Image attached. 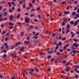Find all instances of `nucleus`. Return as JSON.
I'll return each instance as SVG.
<instances>
[{
    "label": "nucleus",
    "mask_w": 79,
    "mask_h": 79,
    "mask_svg": "<svg viewBox=\"0 0 79 79\" xmlns=\"http://www.w3.org/2000/svg\"><path fill=\"white\" fill-rule=\"evenodd\" d=\"M30 19L28 18L27 17H25V22L26 23H29L30 21L29 20H30Z\"/></svg>",
    "instance_id": "f257e3e1"
},
{
    "label": "nucleus",
    "mask_w": 79,
    "mask_h": 79,
    "mask_svg": "<svg viewBox=\"0 0 79 79\" xmlns=\"http://www.w3.org/2000/svg\"><path fill=\"white\" fill-rule=\"evenodd\" d=\"M63 22L67 23L68 22V20L66 18H64L63 19Z\"/></svg>",
    "instance_id": "f03ea898"
},
{
    "label": "nucleus",
    "mask_w": 79,
    "mask_h": 79,
    "mask_svg": "<svg viewBox=\"0 0 79 79\" xmlns=\"http://www.w3.org/2000/svg\"><path fill=\"white\" fill-rule=\"evenodd\" d=\"M73 46H75V47H77L78 46H79V44H76V43H74L73 44Z\"/></svg>",
    "instance_id": "7ed1b4c3"
},
{
    "label": "nucleus",
    "mask_w": 79,
    "mask_h": 79,
    "mask_svg": "<svg viewBox=\"0 0 79 79\" xmlns=\"http://www.w3.org/2000/svg\"><path fill=\"white\" fill-rule=\"evenodd\" d=\"M34 27L33 26L30 25L28 29H34Z\"/></svg>",
    "instance_id": "20e7f679"
},
{
    "label": "nucleus",
    "mask_w": 79,
    "mask_h": 79,
    "mask_svg": "<svg viewBox=\"0 0 79 79\" xmlns=\"http://www.w3.org/2000/svg\"><path fill=\"white\" fill-rule=\"evenodd\" d=\"M9 18L10 19V21H12L13 20V15H11L9 17Z\"/></svg>",
    "instance_id": "39448f33"
},
{
    "label": "nucleus",
    "mask_w": 79,
    "mask_h": 79,
    "mask_svg": "<svg viewBox=\"0 0 79 79\" xmlns=\"http://www.w3.org/2000/svg\"><path fill=\"white\" fill-rule=\"evenodd\" d=\"M24 31H22L20 33V35L21 37H24Z\"/></svg>",
    "instance_id": "423d86ee"
},
{
    "label": "nucleus",
    "mask_w": 79,
    "mask_h": 79,
    "mask_svg": "<svg viewBox=\"0 0 79 79\" xmlns=\"http://www.w3.org/2000/svg\"><path fill=\"white\" fill-rule=\"evenodd\" d=\"M8 5L9 6V7H11V3L10 2H8L7 3Z\"/></svg>",
    "instance_id": "0eeeda50"
},
{
    "label": "nucleus",
    "mask_w": 79,
    "mask_h": 79,
    "mask_svg": "<svg viewBox=\"0 0 79 79\" xmlns=\"http://www.w3.org/2000/svg\"><path fill=\"white\" fill-rule=\"evenodd\" d=\"M77 24V21H75L74 22V26H76V25Z\"/></svg>",
    "instance_id": "6e6552de"
},
{
    "label": "nucleus",
    "mask_w": 79,
    "mask_h": 79,
    "mask_svg": "<svg viewBox=\"0 0 79 79\" xmlns=\"http://www.w3.org/2000/svg\"><path fill=\"white\" fill-rule=\"evenodd\" d=\"M33 6V5L32 4L30 3L29 4V7L30 8H31V7H32Z\"/></svg>",
    "instance_id": "1a4fd4ad"
},
{
    "label": "nucleus",
    "mask_w": 79,
    "mask_h": 79,
    "mask_svg": "<svg viewBox=\"0 0 79 79\" xmlns=\"http://www.w3.org/2000/svg\"><path fill=\"white\" fill-rule=\"evenodd\" d=\"M74 70L76 71V73H79V71H77V68H75L74 69Z\"/></svg>",
    "instance_id": "9d476101"
},
{
    "label": "nucleus",
    "mask_w": 79,
    "mask_h": 79,
    "mask_svg": "<svg viewBox=\"0 0 79 79\" xmlns=\"http://www.w3.org/2000/svg\"><path fill=\"white\" fill-rule=\"evenodd\" d=\"M55 35H56V34L55 33H54L52 34V37H55Z\"/></svg>",
    "instance_id": "9b49d317"
},
{
    "label": "nucleus",
    "mask_w": 79,
    "mask_h": 79,
    "mask_svg": "<svg viewBox=\"0 0 79 79\" xmlns=\"http://www.w3.org/2000/svg\"><path fill=\"white\" fill-rule=\"evenodd\" d=\"M53 53V51H49L48 53V54H50L51 53Z\"/></svg>",
    "instance_id": "f8f14e48"
},
{
    "label": "nucleus",
    "mask_w": 79,
    "mask_h": 79,
    "mask_svg": "<svg viewBox=\"0 0 79 79\" xmlns=\"http://www.w3.org/2000/svg\"><path fill=\"white\" fill-rule=\"evenodd\" d=\"M35 44H38V43H39V40H36L35 42Z\"/></svg>",
    "instance_id": "ddd939ff"
},
{
    "label": "nucleus",
    "mask_w": 79,
    "mask_h": 79,
    "mask_svg": "<svg viewBox=\"0 0 79 79\" xmlns=\"http://www.w3.org/2000/svg\"><path fill=\"white\" fill-rule=\"evenodd\" d=\"M69 12L65 11L64 12V15H67V14H69Z\"/></svg>",
    "instance_id": "4468645a"
},
{
    "label": "nucleus",
    "mask_w": 79,
    "mask_h": 79,
    "mask_svg": "<svg viewBox=\"0 0 79 79\" xmlns=\"http://www.w3.org/2000/svg\"><path fill=\"white\" fill-rule=\"evenodd\" d=\"M35 69L36 71V72H39V70L38 69L35 67Z\"/></svg>",
    "instance_id": "2eb2a0df"
},
{
    "label": "nucleus",
    "mask_w": 79,
    "mask_h": 79,
    "mask_svg": "<svg viewBox=\"0 0 79 79\" xmlns=\"http://www.w3.org/2000/svg\"><path fill=\"white\" fill-rule=\"evenodd\" d=\"M58 48H59V45L57 44L56 46V47L55 50H58Z\"/></svg>",
    "instance_id": "dca6fc26"
},
{
    "label": "nucleus",
    "mask_w": 79,
    "mask_h": 79,
    "mask_svg": "<svg viewBox=\"0 0 79 79\" xmlns=\"http://www.w3.org/2000/svg\"><path fill=\"white\" fill-rule=\"evenodd\" d=\"M9 25H11V26H14V24L12 23V22H9Z\"/></svg>",
    "instance_id": "f3484780"
},
{
    "label": "nucleus",
    "mask_w": 79,
    "mask_h": 79,
    "mask_svg": "<svg viewBox=\"0 0 79 79\" xmlns=\"http://www.w3.org/2000/svg\"><path fill=\"white\" fill-rule=\"evenodd\" d=\"M61 44H62L61 42L60 41L59 43V44H57V45H58L59 46H61V45H61Z\"/></svg>",
    "instance_id": "a211bd4d"
},
{
    "label": "nucleus",
    "mask_w": 79,
    "mask_h": 79,
    "mask_svg": "<svg viewBox=\"0 0 79 79\" xmlns=\"http://www.w3.org/2000/svg\"><path fill=\"white\" fill-rule=\"evenodd\" d=\"M21 16V15L19 14L17 16V18L18 19L19 18V17Z\"/></svg>",
    "instance_id": "6ab92c4d"
},
{
    "label": "nucleus",
    "mask_w": 79,
    "mask_h": 79,
    "mask_svg": "<svg viewBox=\"0 0 79 79\" xmlns=\"http://www.w3.org/2000/svg\"><path fill=\"white\" fill-rule=\"evenodd\" d=\"M67 29H69L70 28V25L69 24H68L67 26Z\"/></svg>",
    "instance_id": "aec40b11"
},
{
    "label": "nucleus",
    "mask_w": 79,
    "mask_h": 79,
    "mask_svg": "<svg viewBox=\"0 0 79 79\" xmlns=\"http://www.w3.org/2000/svg\"><path fill=\"white\" fill-rule=\"evenodd\" d=\"M6 33V31H3V32H2L1 33L2 35H3V34H5Z\"/></svg>",
    "instance_id": "412c9836"
},
{
    "label": "nucleus",
    "mask_w": 79,
    "mask_h": 79,
    "mask_svg": "<svg viewBox=\"0 0 79 79\" xmlns=\"http://www.w3.org/2000/svg\"><path fill=\"white\" fill-rule=\"evenodd\" d=\"M67 62V61H66V60H65L64 61H62V63H64V64H66Z\"/></svg>",
    "instance_id": "4be33fe9"
},
{
    "label": "nucleus",
    "mask_w": 79,
    "mask_h": 79,
    "mask_svg": "<svg viewBox=\"0 0 79 79\" xmlns=\"http://www.w3.org/2000/svg\"><path fill=\"white\" fill-rule=\"evenodd\" d=\"M76 13L75 12H72V15H73V16H74V15H76Z\"/></svg>",
    "instance_id": "5701e85b"
},
{
    "label": "nucleus",
    "mask_w": 79,
    "mask_h": 79,
    "mask_svg": "<svg viewBox=\"0 0 79 79\" xmlns=\"http://www.w3.org/2000/svg\"><path fill=\"white\" fill-rule=\"evenodd\" d=\"M23 8H26V3H24L23 6Z\"/></svg>",
    "instance_id": "b1692460"
},
{
    "label": "nucleus",
    "mask_w": 79,
    "mask_h": 79,
    "mask_svg": "<svg viewBox=\"0 0 79 79\" xmlns=\"http://www.w3.org/2000/svg\"><path fill=\"white\" fill-rule=\"evenodd\" d=\"M71 49H72V50H75V48L73 45L71 47Z\"/></svg>",
    "instance_id": "393cba45"
},
{
    "label": "nucleus",
    "mask_w": 79,
    "mask_h": 79,
    "mask_svg": "<svg viewBox=\"0 0 79 79\" xmlns=\"http://www.w3.org/2000/svg\"><path fill=\"white\" fill-rule=\"evenodd\" d=\"M15 48V46H13L12 47H10V49L11 50V49H14Z\"/></svg>",
    "instance_id": "a878e982"
},
{
    "label": "nucleus",
    "mask_w": 79,
    "mask_h": 79,
    "mask_svg": "<svg viewBox=\"0 0 79 79\" xmlns=\"http://www.w3.org/2000/svg\"><path fill=\"white\" fill-rule=\"evenodd\" d=\"M76 52L77 51L76 50H73L72 51V52L73 53H76Z\"/></svg>",
    "instance_id": "bb28decb"
},
{
    "label": "nucleus",
    "mask_w": 79,
    "mask_h": 79,
    "mask_svg": "<svg viewBox=\"0 0 79 79\" xmlns=\"http://www.w3.org/2000/svg\"><path fill=\"white\" fill-rule=\"evenodd\" d=\"M6 54H4L3 56H2V58H6Z\"/></svg>",
    "instance_id": "cd10ccee"
},
{
    "label": "nucleus",
    "mask_w": 79,
    "mask_h": 79,
    "mask_svg": "<svg viewBox=\"0 0 79 79\" xmlns=\"http://www.w3.org/2000/svg\"><path fill=\"white\" fill-rule=\"evenodd\" d=\"M73 41H75V42H77L78 41V40L77 39H75V38L73 39Z\"/></svg>",
    "instance_id": "c85d7f7f"
},
{
    "label": "nucleus",
    "mask_w": 79,
    "mask_h": 79,
    "mask_svg": "<svg viewBox=\"0 0 79 79\" xmlns=\"http://www.w3.org/2000/svg\"><path fill=\"white\" fill-rule=\"evenodd\" d=\"M24 50V47H21V51H22Z\"/></svg>",
    "instance_id": "c756f323"
},
{
    "label": "nucleus",
    "mask_w": 79,
    "mask_h": 79,
    "mask_svg": "<svg viewBox=\"0 0 79 79\" xmlns=\"http://www.w3.org/2000/svg\"><path fill=\"white\" fill-rule=\"evenodd\" d=\"M66 39V38L65 37H64L62 39V41H64V40H65Z\"/></svg>",
    "instance_id": "7c9ffc66"
},
{
    "label": "nucleus",
    "mask_w": 79,
    "mask_h": 79,
    "mask_svg": "<svg viewBox=\"0 0 79 79\" xmlns=\"http://www.w3.org/2000/svg\"><path fill=\"white\" fill-rule=\"evenodd\" d=\"M70 23L72 25H73L74 24V22L73 21H71L70 22Z\"/></svg>",
    "instance_id": "2f4dec72"
},
{
    "label": "nucleus",
    "mask_w": 79,
    "mask_h": 79,
    "mask_svg": "<svg viewBox=\"0 0 79 79\" xmlns=\"http://www.w3.org/2000/svg\"><path fill=\"white\" fill-rule=\"evenodd\" d=\"M12 5H13L14 6H16V4H15V3L12 2H11Z\"/></svg>",
    "instance_id": "473e14b6"
},
{
    "label": "nucleus",
    "mask_w": 79,
    "mask_h": 79,
    "mask_svg": "<svg viewBox=\"0 0 79 79\" xmlns=\"http://www.w3.org/2000/svg\"><path fill=\"white\" fill-rule=\"evenodd\" d=\"M17 10L18 11V12H21V10L20 8L17 9Z\"/></svg>",
    "instance_id": "72a5a7b5"
},
{
    "label": "nucleus",
    "mask_w": 79,
    "mask_h": 79,
    "mask_svg": "<svg viewBox=\"0 0 79 79\" xmlns=\"http://www.w3.org/2000/svg\"><path fill=\"white\" fill-rule=\"evenodd\" d=\"M61 3L62 4V5H63L64 4H65V3H66V2L65 1H63Z\"/></svg>",
    "instance_id": "f704fd0d"
},
{
    "label": "nucleus",
    "mask_w": 79,
    "mask_h": 79,
    "mask_svg": "<svg viewBox=\"0 0 79 79\" xmlns=\"http://www.w3.org/2000/svg\"><path fill=\"white\" fill-rule=\"evenodd\" d=\"M9 11L10 13H12V11H13V10L11 9H10L9 10Z\"/></svg>",
    "instance_id": "c9c22d12"
},
{
    "label": "nucleus",
    "mask_w": 79,
    "mask_h": 79,
    "mask_svg": "<svg viewBox=\"0 0 79 79\" xmlns=\"http://www.w3.org/2000/svg\"><path fill=\"white\" fill-rule=\"evenodd\" d=\"M39 26H37V27H35V29H39Z\"/></svg>",
    "instance_id": "e433bc0d"
},
{
    "label": "nucleus",
    "mask_w": 79,
    "mask_h": 79,
    "mask_svg": "<svg viewBox=\"0 0 79 79\" xmlns=\"http://www.w3.org/2000/svg\"><path fill=\"white\" fill-rule=\"evenodd\" d=\"M51 58H52V56H48V59H50Z\"/></svg>",
    "instance_id": "4c0bfd02"
},
{
    "label": "nucleus",
    "mask_w": 79,
    "mask_h": 79,
    "mask_svg": "<svg viewBox=\"0 0 79 79\" xmlns=\"http://www.w3.org/2000/svg\"><path fill=\"white\" fill-rule=\"evenodd\" d=\"M79 77V76L78 75H76L74 76L75 78H78Z\"/></svg>",
    "instance_id": "58836bf2"
},
{
    "label": "nucleus",
    "mask_w": 79,
    "mask_h": 79,
    "mask_svg": "<svg viewBox=\"0 0 79 79\" xmlns=\"http://www.w3.org/2000/svg\"><path fill=\"white\" fill-rule=\"evenodd\" d=\"M30 71H31V72H34V69H30Z\"/></svg>",
    "instance_id": "ea45409f"
},
{
    "label": "nucleus",
    "mask_w": 79,
    "mask_h": 79,
    "mask_svg": "<svg viewBox=\"0 0 79 79\" xmlns=\"http://www.w3.org/2000/svg\"><path fill=\"white\" fill-rule=\"evenodd\" d=\"M70 63L69 62H68L67 64H66V66H68L69 64Z\"/></svg>",
    "instance_id": "a19ab883"
},
{
    "label": "nucleus",
    "mask_w": 79,
    "mask_h": 79,
    "mask_svg": "<svg viewBox=\"0 0 79 79\" xmlns=\"http://www.w3.org/2000/svg\"><path fill=\"white\" fill-rule=\"evenodd\" d=\"M29 73L30 74H31V76H33V75L32 74V73L31 72H29Z\"/></svg>",
    "instance_id": "79ce46f5"
},
{
    "label": "nucleus",
    "mask_w": 79,
    "mask_h": 79,
    "mask_svg": "<svg viewBox=\"0 0 79 79\" xmlns=\"http://www.w3.org/2000/svg\"><path fill=\"white\" fill-rule=\"evenodd\" d=\"M39 34H40L39 33H37L35 34V36H37V35H39Z\"/></svg>",
    "instance_id": "37998d69"
},
{
    "label": "nucleus",
    "mask_w": 79,
    "mask_h": 79,
    "mask_svg": "<svg viewBox=\"0 0 79 79\" xmlns=\"http://www.w3.org/2000/svg\"><path fill=\"white\" fill-rule=\"evenodd\" d=\"M27 40H29V39H30V37L29 36H28L27 38Z\"/></svg>",
    "instance_id": "c03bdc74"
},
{
    "label": "nucleus",
    "mask_w": 79,
    "mask_h": 79,
    "mask_svg": "<svg viewBox=\"0 0 79 79\" xmlns=\"http://www.w3.org/2000/svg\"><path fill=\"white\" fill-rule=\"evenodd\" d=\"M62 26H64L65 25V23H64V22H63L62 23Z\"/></svg>",
    "instance_id": "a18cd8bd"
},
{
    "label": "nucleus",
    "mask_w": 79,
    "mask_h": 79,
    "mask_svg": "<svg viewBox=\"0 0 79 79\" xmlns=\"http://www.w3.org/2000/svg\"><path fill=\"white\" fill-rule=\"evenodd\" d=\"M76 68L77 69H79V65H76Z\"/></svg>",
    "instance_id": "49530a36"
},
{
    "label": "nucleus",
    "mask_w": 79,
    "mask_h": 79,
    "mask_svg": "<svg viewBox=\"0 0 79 79\" xmlns=\"http://www.w3.org/2000/svg\"><path fill=\"white\" fill-rule=\"evenodd\" d=\"M40 8H39V7H38L36 9V10H37V11H39V10H40Z\"/></svg>",
    "instance_id": "de8ad7c7"
},
{
    "label": "nucleus",
    "mask_w": 79,
    "mask_h": 79,
    "mask_svg": "<svg viewBox=\"0 0 79 79\" xmlns=\"http://www.w3.org/2000/svg\"><path fill=\"white\" fill-rule=\"evenodd\" d=\"M7 40H8V38H6L5 39V41H7Z\"/></svg>",
    "instance_id": "09e8293b"
},
{
    "label": "nucleus",
    "mask_w": 79,
    "mask_h": 79,
    "mask_svg": "<svg viewBox=\"0 0 79 79\" xmlns=\"http://www.w3.org/2000/svg\"><path fill=\"white\" fill-rule=\"evenodd\" d=\"M35 16V15L34 14H31L30 15V17H32V16Z\"/></svg>",
    "instance_id": "8fccbe9b"
},
{
    "label": "nucleus",
    "mask_w": 79,
    "mask_h": 79,
    "mask_svg": "<svg viewBox=\"0 0 79 79\" xmlns=\"http://www.w3.org/2000/svg\"><path fill=\"white\" fill-rule=\"evenodd\" d=\"M24 42H25V44H28V42L27 41H24Z\"/></svg>",
    "instance_id": "3c124183"
},
{
    "label": "nucleus",
    "mask_w": 79,
    "mask_h": 79,
    "mask_svg": "<svg viewBox=\"0 0 79 79\" xmlns=\"http://www.w3.org/2000/svg\"><path fill=\"white\" fill-rule=\"evenodd\" d=\"M77 18H79V14H77L76 15Z\"/></svg>",
    "instance_id": "603ef678"
},
{
    "label": "nucleus",
    "mask_w": 79,
    "mask_h": 79,
    "mask_svg": "<svg viewBox=\"0 0 79 79\" xmlns=\"http://www.w3.org/2000/svg\"><path fill=\"white\" fill-rule=\"evenodd\" d=\"M62 14V13L61 12H60V14L59 15V16L61 17V15Z\"/></svg>",
    "instance_id": "864d4df0"
},
{
    "label": "nucleus",
    "mask_w": 79,
    "mask_h": 79,
    "mask_svg": "<svg viewBox=\"0 0 79 79\" xmlns=\"http://www.w3.org/2000/svg\"><path fill=\"white\" fill-rule=\"evenodd\" d=\"M0 21L1 22L3 21V18H0Z\"/></svg>",
    "instance_id": "5fc2aeb1"
},
{
    "label": "nucleus",
    "mask_w": 79,
    "mask_h": 79,
    "mask_svg": "<svg viewBox=\"0 0 79 79\" xmlns=\"http://www.w3.org/2000/svg\"><path fill=\"white\" fill-rule=\"evenodd\" d=\"M65 70L66 71H69V69H65Z\"/></svg>",
    "instance_id": "6e6d98bb"
},
{
    "label": "nucleus",
    "mask_w": 79,
    "mask_h": 79,
    "mask_svg": "<svg viewBox=\"0 0 79 79\" xmlns=\"http://www.w3.org/2000/svg\"><path fill=\"white\" fill-rule=\"evenodd\" d=\"M68 2L69 4H71V3H72V1H69Z\"/></svg>",
    "instance_id": "4d7b16f0"
},
{
    "label": "nucleus",
    "mask_w": 79,
    "mask_h": 79,
    "mask_svg": "<svg viewBox=\"0 0 79 79\" xmlns=\"http://www.w3.org/2000/svg\"><path fill=\"white\" fill-rule=\"evenodd\" d=\"M60 55V52H58L56 53L57 55Z\"/></svg>",
    "instance_id": "13d9d810"
},
{
    "label": "nucleus",
    "mask_w": 79,
    "mask_h": 79,
    "mask_svg": "<svg viewBox=\"0 0 79 79\" xmlns=\"http://www.w3.org/2000/svg\"><path fill=\"white\" fill-rule=\"evenodd\" d=\"M59 51L60 52H63V50L60 49Z\"/></svg>",
    "instance_id": "bf43d9fd"
},
{
    "label": "nucleus",
    "mask_w": 79,
    "mask_h": 79,
    "mask_svg": "<svg viewBox=\"0 0 79 79\" xmlns=\"http://www.w3.org/2000/svg\"><path fill=\"white\" fill-rule=\"evenodd\" d=\"M8 45V44L6 43H4V46H6Z\"/></svg>",
    "instance_id": "052dcab7"
},
{
    "label": "nucleus",
    "mask_w": 79,
    "mask_h": 79,
    "mask_svg": "<svg viewBox=\"0 0 79 79\" xmlns=\"http://www.w3.org/2000/svg\"><path fill=\"white\" fill-rule=\"evenodd\" d=\"M8 19V18H4L3 19V21H6V20H7Z\"/></svg>",
    "instance_id": "680f3d73"
},
{
    "label": "nucleus",
    "mask_w": 79,
    "mask_h": 79,
    "mask_svg": "<svg viewBox=\"0 0 79 79\" xmlns=\"http://www.w3.org/2000/svg\"><path fill=\"white\" fill-rule=\"evenodd\" d=\"M50 71H51V69H48V72H49Z\"/></svg>",
    "instance_id": "e2e57ef3"
},
{
    "label": "nucleus",
    "mask_w": 79,
    "mask_h": 79,
    "mask_svg": "<svg viewBox=\"0 0 79 79\" xmlns=\"http://www.w3.org/2000/svg\"><path fill=\"white\" fill-rule=\"evenodd\" d=\"M34 21H36V22H38V20L35 19H34Z\"/></svg>",
    "instance_id": "0e129e2a"
},
{
    "label": "nucleus",
    "mask_w": 79,
    "mask_h": 79,
    "mask_svg": "<svg viewBox=\"0 0 79 79\" xmlns=\"http://www.w3.org/2000/svg\"><path fill=\"white\" fill-rule=\"evenodd\" d=\"M23 1H21L19 2V3H20V4H22V3H23Z\"/></svg>",
    "instance_id": "69168bd1"
},
{
    "label": "nucleus",
    "mask_w": 79,
    "mask_h": 79,
    "mask_svg": "<svg viewBox=\"0 0 79 79\" xmlns=\"http://www.w3.org/2000/svg\"><path fill=\"white\" fill-rule=\"evenodd\" d=\"M6 52H7V51L5 50H4L3 51V52L4 53H6Z\"/></svg>",
    "instance_id": "338daca9"
},
{
    "label": "nucleus",
    "mask_w": 79,
    "mask_h": 79,
    "mask_svg": "<svg viewBox=\"0 0 79 79\" xmlns=\"http://www.w3.org/2000/svg\"><path fill=\"white\" fill-rule=\"evenodd\" d=\"M77 12L78 13H79V8L78 9H77Z\"/></svg>",
    "instance_id": "774afa93"
}]
</instances>
